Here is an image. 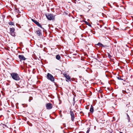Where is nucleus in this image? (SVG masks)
Instances as JSON below:
<instances>
[{
    "instance_id": "nucleus-12",
    "label": "nucleus",
    "mask_w": 133,
    "mask_h": 133,
    "mask_svg": "<svg viewBox=\"0 0 133 133\" xmlns=\"http://www.w3.org/2000/svg\"><path fill=\"white\" fill-rule=\"evenodd\" d=\"M90 111L91 112H94V107L92 105H91V108L90 109Z\"/></svg>"
},
{
    "instance_id": "nucleus-2",
    "label": "nucleus",
    "mask_w": 133,
    "mask_h": 133,
    "mask_svg": "<svg viewBox=\"0 0 133 133\" xmlns=\"http://www.w3.org/2000/svg\"><path fill=\"white\" fill-rule=\"evenodd\" d=\"M45 16L49 20H54L55 18V15H53L52 14H46Z\"/></svg>"
},
{
    "instance_id": "nucleus-18",
    "label": "nucleus",
    "mask_w": 133,
    "mask_h": 133,
    "mask_svg": "<svg viewBox=\"0 0 133 133\" xmlns=\"http://www.w3.org/2000/svg\"><path fill=\"white\" fill-rule=\"evenodd\" d=\"M84 22L88 25L90 27L91 26V25H90V24L89 23H88L86 21H85Z\"/></svg>"
},
{
    "instance_id": "nucleus-3",
    "label": "nucleus",
    "mask_w": 133,
    "mask_h": 133,
    "mask_svg": "<svg viewBox=\"0 0 133 133\" xmlns=\"http://www.w3.org/2000/svg\"><path fill=\"white\" fill-rule=\"evenodd\" d=\"M47 78L52 81H54V78L53 76L50 74L48 73L47 74Z\"/></svg>"
},
{
    "instance_id": "nucleus-10",
    "label": "nucleus",
    "mask_w": 133,
    "mask_h": 133,
    "mask_svg": "<svg viewBox=\"0 0 133 133\" xmlns=\"http://www.w3.org/2000/svg\"><path fill=\"white\" fill-rule=\"evenodd\" d=\"M96 60V61L97 62V63L98 64V62L100 63L102 61V60L100 59H94Z\"/></svg>"
},
{
    "instance_id": "nucleus-1",
    "label": "nucleus",
    "mask_w": 133,
    "mask_h": 133,
    "mask_svg": "<svg viewBox=\"0 0 133 133\" xmlns=\"http://www.w3.org/2000/svg\"><path fill=\"white\" fill-rule=\"evenodd\" d=\"M10 75L12 78L15 80L18 81L20 79L17 73L12 72L10 74Z\"/></svg>"
},
{
    "instance_id": "nucleus-7",
    "label": "nucleus",
    "mask_w": 133,
    "mask_h": 133,
    "mask_svg": "<svg viewBox=\"0 0 133 133\" xmlns=\"http://www.w3.org/2000/svg\"><path fill=\"white\" fill-rule=\"evenodd\" d=\"M65 77L68 80H69V81H71L70 77L68 75H67L66 73H64L63 74Z\"/></svg>"
},
{
    "instance_id": "nucleus-24",
    "label": "nucleus",
    "mask_w": 133,
    "mask_h": 133,
    "mask_svg": "<svg viewBox=\"0 0 133 133\" xmlns=\"http://www.w3.org/2000/svg\"><path fill=\"white\" fill-rule=\"evenodd\" d=\"M117 78L119 80H123V79H122L120 77H117Z\"/></svg>"
},
{
    "instance_id": "nucleus-27",
    "label": "nucleus",
    "mask_w": 133,
    "mask_h": 133,
    "mask_svg": "<svg viewBox=\"0 0 133 133\" xmlns=\"http://www.w3.org/2000/svg\"><path fill=\"white\" fill-rule=\"evenodd\" d=\"M127 60H128V61H129H129H130L129 60H125V61L126 62H127Z\"/></svg>"
},
{
    "instance_id": "nucleus-30",
    "label": "nucleus",
    "mask_w": 133,
    "mask_h": 133,
    "mask_svg": "<svg viewBox=\"0 0 133 133\" xmlns=\"http://www.w3.org/2000/svg\"><path fill=\"white\" fill-rule=\"evenodd\" d=\"M120 133H123L122 132H120Z\"/></svg>"
},
{
    "instance_id": "nucleus-19",
    "label": "nucleus",
    "mask_w": 133,
    "mask_h": 133,
    "mask_svg": "<svg viewBox=\"0 0 133 133\" xmlns=\"http://www.w3.org/2000/svg\"><path fill=\"white\" fill-rule=\"evenodd\" d=\"M11 35L15 37V32L10 33Z\"/></svg>"
},
{
    "instance_id": "nucleus-5",
    "label": "nucleus",
    "mask_w": 133,
    "mask_h": 133,
    "mask_svg": "<svg viewBox=\"0 0 133 133\" xmlns=\"http://www.w3.org/2000/svg\"><path fill=\"white\" fill-rule=\"evenodd\" d=\"M46 107L47 109H50L52 108V104L50 103H47L46 105Z\"/></svg>"
},
{
    "instance_id": "nucleus-14",
    "label": "nucleus",
    "mask_w": 133,
    "mask_h": 133,
    "mask_svg": "<svg viewBox=\"0 0 133 133\" xmlns=\"http://www.w3.org/2000/svg\"><path fill=\"white\" fill-rule=\"evenodd\" d=\"M96 45H97L99 46H103V44L100 43H98V44H96Z\"/></svg>"
},
{
    "instance_id": "nucleus-33",
    "label": "nucleus",
    "mask_w": 133,
    "mask_h": 133,
    "mask_svg": "<svg viewBox=\"0 0 133 133\" xmlns=\"http://www.w3.org/2000/svg\"><path fill=\"white\" fill-rule=\"evenodd\" d=\"M86 108L87 109H88V108H87L86 107Z\"/></svg>"
},
{
    "instance_id": "nucleus-31",
    "label": "nucleus",
    "mask_w": 133,
    "mask_h": 133,
    "mask_svg": "<svg viewBox=\"0 0 133 133\" xmlns=\"http://www.w3.org/2000/svg\"><path fill=\"white\" fill-rule=\"evenodd\" d=\"M120 133H123L122 132H120Z\"/></svg>"
},
{
    "instance_id": "nucleus-20",
    "label": "nucleus",
    "mask_w": 133,
    "mask_h": 133,
    "mask_svg": "<svg viewBox=\"0 0 133 133\" xmlns=\"http://www.w3.org/2000/svg\"><path fill=\"white\" fill-rule=\"evenodd\" d=\"M56 56V58H61V57L59 55H57L56 56Z\"/></svg>"
},
{
    "instance_id": "nucleus-23",
    "label": "nucleus",
    "mask_w": 133,
    "mask_h": 133,
    "mask_svg": "<svg viewBox=\"0 0 133 133\" xmlns=\"http://www.w3.org/2000/svg\"><path fill=\"white\" fill-rule=\"evenodd\" d=\"M102 47H105L106 48H107L109 47V46L107 45H104L103 44Z\"/></svg>"
},
{
    "instance_id": "nucleus-35",
    "label": "nucleus",
    "mask_w": 133,
    "mask_h": 133,
    "mask_svg": "<svg viewBox=\"0 0 133 133\" xmlns=\"http://www.w3.org/2000/svg\"><path fill=\"white\" fill-rule=\"evenodd\" d=\"M97 57H98V56L97 55Z\"/></svg>"
},
{
    "instance_id": "nucleus-25",
    "label": "nucleus",
    "mask_w": 133,
    "mask_h": 133,
    "mask_svg": "<svg viewBox=\"0 0 133 133\" xmlns=\"http://www.w3.org/2000/svg\"><path fill=\"white\" fill-rule=\"evenodd\" d=\"M90 131L89 130V129L87 130V131L86 133H89Z\"/></svg>"
},
{
    "instance_id": "nucleus-9",
    "label": "nucleus",
    "mask_w": 133,
    "mask_h": 133,
    "mask_svg": "<svg viewBox=\"0 0 133 133\" xmlns=\"http://www.w3.org/2000/svg\"><path fill=\"white\" fill-rule=\"evenodd\" d=\"M41 30H37L36 31L37 34L39 36H40L41 34H41Z\"/></svg>"
},
{
    "instance_id": "nucleus-26",
    "label": "nucleus",
    "mask_w": 133,
    "mask_h": 133,
    "mask_svg": "<svg viewBox=\"0 0 133 133\" xmlns=\"http://www.w3.org/2000/svg\"><path fill=\"white\" fill-rule=\"evenodd\" d=\"M98 25H99L100 26V28H101L102 27V25H99L98 24Z\"/></svg>"
},
{
    "instance_id": "nucleus-22",
    "label": "nucleus",
    "mask_w": 133,
    "mask_h": 133,
    "mask_svg": "<svg viewBox=\"0 0 133 133\" xmlns=\"http://www.w3.org/2000/svg\"><path fill=\"white\" fill-rule=\"evenodd\" d=\"M19 13H18V15H16V16L17 18H19V17H20L21 16V15L19 14Z\"/></svg>"
},
{
    "instance_id": "nucleus-32",
    "label": "nucleus",
    "mask_w": 133,
    "mask_h": 133,
    "mask_svg": "<svg viewBox=\"0 0 133 133\" xmlns=\"http://www.w3.org/2000/svg\"><path fill=\"white\" fill-rule=\"evenodd\" d=\"M66 81H67V82H68V80H66Z\"/></svg>"
},
{
    "instance_id": "nucleus-21",
    "label": "nucleus",
    "mask_w": 133,
    "mask_h": 133,
    "mask_svg": "<svg viewBox=\"0 0 133 133\" xmlns=\"http://www.w3.org/2000/svg\"><path fill=\"white\" fill-rule=\"evenodd\" d=\"M108 56L109 58H110L112 57V56L110 55V54L108 53Z\"/></svg>"
},
{
    "instance_id": "nucleus-16",
    "label": "nucleus",
    "mask_w": 133,
    "mask_h": 133,
    "mask_svg": "<svg viewBox=\"0 0 133 133\" xmlns=\"http://www.w3.org/2000/svg\"><path fill=\"white\" fill-rule=\"evenodd\" d=\"M127 118L128 120V122H129L130 121V119L129 115H128V114H127Z\"/></svg>"
},
{
    "instance_id": "nucleus-11",
    "label": "nucleus",
    "mask_w": 133,
    "mask_h": 133,
    "mask_svg": "<svg viewBox=\"0 0 133 133\" xmlns=\"http://www.w3.org/2000/svg\"><path fill=\"white\" fill-rule=\"evenodd\" d=\"M10 32H14L15 30V28H10Z\"/></svg>"
},
{
    "instance_id": "nucleus-34",
    "label": "nucleus",
    "mask_w": 133,
    "mask_h": 133,
    "mask_svg": "<svg viewBox=\"0 0 133 133\" xmlns=\"http://www.w3.org/2000/svg\"><path fill=\"white\" fill-rule=\"evenodd\" d=\"M86 108L87 109H88V108H87L86 107Z\"/></svg>"
},
{
    "instance_id": "nucleus-13",
    "label": "nucleus",
    "mask_w": 133,
    "mask_h": 133,
    "mask_svg": "<svg viewBox=\"0 0 133 133\" xmlns=\"http://www.w3.org/2000/svg\"><path fill=\"white\" fill-rule=\"evenodd\" d=\"M14 11L17 12L18 13H20L21 12L19 10L17 9L16 8H15L14 9Z\"/></svg>"
},
{
    "instance_id": "nucleus-17",
    "label": "nucleus",
    "mask_w": 133,
    "mask_h": 133,
    "mask_svg": "<svg viewBox=\"0 0 133 133\" xmlns=\"http://www.w3.org/2000/svg\"><path fill=\"white\" fill-rule=\"evenodd\" d=\"M9 24L10 25H14V22L11 21H10L9 22Z\"/></svg>"
},
{
    "instance_id": "nucleus-15",
    "label": "nucleus",
    "mask_w": 133,
    "mask_h": 133,
    "mask_svg": "<svg viewBox=\"0 0 133 133\" xmlns=\"http://www.w3.org/2000/svg\"><path fill=\"white\" fill-rule=\"evenodd\" d=\"M19 58H25L24 56L22 55H19L18 56Z\"/></svg>"
},
{
    "instance_id": "nucleus-8",
    "label": "nucleus",
    "mask_w": 133,
    "mask_h": 133,
    "mask_svg": "<svg viewBox=\"0 0 133 133\" xmlns=\"http://www.w3.org/2000/svg\"><path fill=\"white\" fill-rule=\"evenodd\" d=\"M26 59H17L18 60H17V61H19L21 62H23L24 64H26V63H25V62L24 61Z\"/></svg>"
},
{
    "instance_id": "nucleus-28",
    "label": "nucleus",
    "mask_w": 133,
    "mask_h": 133,
    "mask_svg": "<svg viewBox=\"0 0 133 133\" xmlns=\"http://www.w3.org/2000/svg\"><path fill=\"white\" fill-rule=\"evenodd\" d=\"M58 60H59L60 61H61V59H57Z\"/></svg>"
},
{
    "instance_id": "nucleus-6",
    "label": "nucleus",
    "mask_w": 133,
    "mask_h": 133,
    "mask_svg": "<svg viewBox=\"0 0 133 133\" xmlns=\"http://www.w3.org/2000/svg\"><path fill=\"white\" fill-rule=\"evenodd\" d=\"M70 114L71 117V120L72 121H73L74 120V113L71 110L70 111Z\"/></svg>"
},
{
    "instance_id": "nucleus-4",
    "label": "nucleus",
    "mask_w": 133,
    "mask_h": 133,
    "mask_svg": "<svg viewBox=\"0 0 133 133\" xmlns=\"http://www.w3.org/2000/svg\"><path fill=\"white\" fill-rule=\"evenodd\" d=\"M31 21L35 23L38 26L41 28L43 29V30H44V28L42 27L41 25L39 23L37 22L36 21L34 20L33 19H31Z\"/></svg>"
},
{
    "instance_id": "nucleus-29",
    "label": "nucleus",
    "mask_w": 133,
    "mask_h": 133,
    "mask_svg": "<svg viewBox=\"0 0 133 133\" xmlns=\"http://www.w3.org/2000/svg\"><path fill=\"white\" fill-rule=\"evenodd\" d=\"M83 59H83V58L81 59V60H83Z\"/></svg>"
}]
</instances>
